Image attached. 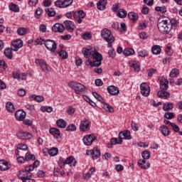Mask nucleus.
Returning <instances> with one entry per match:
<instances>
[{"mask_svg":"<svg viewBox=\"0 0 182 182\" xmlns=\"http://www.w3.org/2000/svg\"><path fill=\"white\" fill-rule=\"evenodd\" d=\"M82 53L84 55V58L88 59L85 61L87 66H91V68H98L102 65L103 60V56L102 54L97 53V51H93L92 48H84Z\"/></svg>","mask_w":182,"mask_h":182,"instance_id":"f257e3e1","label":"nucleus"},{"mask_svg":"<svg viewBox=\"0 0 182 182\" xmlns=\"http://www.w3.org/2000/svg\"><path fill=\"white\" fill-rule=\"evenodd\" d=\"M37 176L38 177H39V178H44L46 176V173L43 171H38L37 173Z\"/></svg>","mask_w":182,"mask_h":182,"instance_id":"69168bd1","label":"nucleus"},{"mask_svg":"<svg viewBox=\"0 0 182 182\" xmlns=\"http://www.w3.org/2000/svg\"><path fill=\"white\" fill-rule=\"evenodd\" d=\"M11 45L13 46V50L14 52H18V49H21L23 46V41L21 39H17L14 41L11 42Z\"/></svg>","mask_w":182,"mask_h":182,"instance_id":"dca6fc26","label":"nucleus"},{"mask_svg":"<svg viewBox=\"0 0 182 182\" xmlns=\"http://www.w3.org/2000/svg\"><path fill=\"white\" fill-rule=\"evenodd\" d=\"M43 10L41 7H38L35 11V17L36 19H39L40 16L42 15Z\"/></svg>","mask_w":182,"mask_h":182,"instance_id":"de8ad7c7","label":"nucleus"},{"mask_svg":"<svg viewBox=\"0 0 182 182\" xmlns=\"http://www.w3.org/2000/svg\"><path fill=\"white\" fill-rule=\"evenodd\" d=\"M18 137L21 140H29L32 139V134L29 132H22L17 134Z\"/></svg>","mask_w":182,"mask_h":182,"instance_id":"aec40b11","label":"nucleus"},{"mask_svg":"<svg viewBox=\"0 0 182 182\" xmlns=\"http://www.w3.org/2000/svg\"><path fill=\"white\" fill-rule=\"evenodd\" d=\"M95 139L96 136H95L94 135H86L83 137L82 141L84 144H85V146H92V144L93 143V141H95Z\"/></svg>","mask_w":182,"mask_h":182,"instance_id":"4468645a","label":"nucleus"},{"mask_svg":"<svg viewBox=\"0 0 182 182\" xmlns=\"http://www.w3.org/2000/svg\"><path fill=\"white\" fill-rule=\"evenodd\" d=\"M151 52L154 55H160L161 53V48H160V46H154L151 48Z\"/></svg>","mask_w":182,"mask_h":182,"instance_id":"c9c22d12","label":"nucleus"},{"mask_svg":"<svg viewBox=\"0 0 182 182\" xmlns=\"http://www.w3.org/2000/svg\"><path fill=\"white\" fill-rule=\"evenodd\" d=\"M59 56L62 58V59H68V53L65 50H61L60 52H58Z\"/></svg>","mask_w":182,"mask_h":182,"instance_id":"13d9d810","label":"nucleus"},{"mask_svg":"<svg viewBox=\"0 0 182 182\" xmlns=\"http://www.w3.org/2000/svg\"><path fill=\"white\" fill-rule=\"evenodd\" d=\"M12 50H14V48H6L4 51V55L7 59H12L14 58V55H12Z\"/></svg>","mask_w":182,"mask_h":182,"instance_id":"c85d7f7f","label":"nucleus"},{"mask_svg":"<svg viewBox=\"0 0 182 182\" xmlns=\"http://www.w3.org/2000/svg\"><path fill=\"white\" fill-rule=\"evenodd\" d=\"M92 95L95 99H97V100H98V102H103V97H102V96H100L97 92H92Z\"/></svg>","mask_w":182,"mask_h":182,"instance_id":"052dcab7","label":"nucleus"},{"mask_svg":"<svg viewBox=\"0 0 182 182\" xmlns=\"http://www.w3.org/2000/svg\"><path fill=\"white\" fill-rule=\"evenodd\" d=\"M159 130H160L161 134H163V136H164V137H167L168 136H170V134H171V131H170L168 127H167V126H166V125H161L159 127Z\"/></svg>","mask_w":182,"mask_h":182,"instance_id":"4be33fe9","label":"nucleus"},{"mask_svg":"<svg viewBox=\"0 0 182 182\" xmlns=\"http://www.w3.org/2000/svg\"><path fill=\"white\" fill-rule=\"evenodd\" d=\"M49 133L51 134V136H53L54 139H62V134L60 133V130H59L58 128H50Z\"/></svg>","mask_w":182,"mask_h":182,"instance_id":"2eb2a0df","label":"nucleus"},{"mask_svg":"<svg viewBox=\"0 0 182 182\" xmlns=\"http://www.w3.org/2000/svg\"><path fill=\"white\" fill-rule=\"evenodd\" d=\"M156 12H161V14H166L167 12V8L166 6H156L155 8Z\"/></svg>","mask_w":182,"mask_h":182,"instance_id":"49530a36","label":"nucleus"},{"mask_svg":"<svg viewBox=\"0 0 182 182\" xmlns=\"http://www.w3.org/2000/svg\"><path fill=\"white\" fill-rule=\"evenodd\" d=\"M146 160L145 159H143V160L140 159L138 161V166L141 168H143L144 170H147V168H150V163L147 162L146 164Z\"/></svg>","mask_w":182,"mask_h":182,"instance_id":"5701e85b","label":"nucleus"},{"mask_svg":"<svg viewBox=\"0 0 182 182\" xmlns=\"http://www.w3.org/2000/svg\"><path fill=\"white\" fill-rule=\"evenodd\" d=\"M31 99H33L36 102H38V103H41V102H43L45 100V98L41 95H31Z\"/></svg>","mask_w":182,"mask_h":182,"instance_id":"c03bdc74","label":"nucleus"},{"mask_svg":"<svg viewBox=\"0 0 182 182\" xmlns=\"http://www.w3.org/2000/svg\"><path fill=\"white\" fill-rule=\"evenodd\" d=\"M25 160L26 161H31V160L35 161L36 157L35 156V154L27 152L25 155Z\"/></svg>","mask_w":182,"mask_h":182,"instance_id":"72a5a7b5","label":"nucleus"},{"mask_svg":"<svg viewBox=\"0 0 182 182\" xmlns=\"http://www.w3.org/2000/svg\"><path fill=\"white\" fill-rule=\"evenodd\" d=\"M117 16L122 18H126L127 16V11L123 9H120L117 12Z\"/></svg>","mask_w":182,"mask_h":182,"instance_id":"4c0bfd02","label":"nucleus"},{"mask_svg":"<svg viewBox=\"0 0 182 182\" xmlns=\"http://www.w3.org/2000/svg\"><path fill=\"white\" fill-rule=\"evenodd\" d=\"M124 55L125 56H130L131 55H134V50H133V48H125L124 50Z\"/></svg>","mask_w":182,"mask_h":182,"instance_id":"a18cd8bd","label":"nucleus"},{"mask_svg":"<svg viewBox=\"0 0 182 182\" xmlns=\"http://www.w3.org/2000/svg\"><path fill=\"white\" fill-rule=\"evenodd\" d=\"M8 68V64L4 60H0V69H4V70Z\"/></svg>","mask_w":182,"mask_h":182,"instance_id":"680f3d73","label":"nucleus"},{"mask_svg":"<svg viewBox=\"0 0 182 182\" xmlns=\"http://www.w3.org/2000/svg\"><path fill=\"white\" fill-rule=\"evenodd\" d=\"M129 65L134 69L135 72H140V63L137 61H133L129 63Z\"/></svg>","mask_w":182,"mask_h":182,"instance_id":"c756f323","label":"nucleus"},{"mask_svg":"<svg viewBox=\"0 0 182 182\" xmlns=\"http://www.w3.org/2000/svg\"><path fill=\"white\" fill-rule=\"evenodd\" d=\"M80 130H82V132H88V130H90V121L87 119L81 121Z\"/></svg>","mask_w":182,"mask_h":182,"instance_id":"9b49d317","label":"nucleus"},{"mask_svg":"<svg viewBox=\"0 0 182 182\" xmlns=\"http://www.w3.org/2000/svg\"><path fill=\"white\" fill-rule=\"evenodd\" d=\"M123 139L124 140H132V135H130V131L126 130L124 132H120L119 134V143H123Z\"/></svg>","mask_w":182,"mask_h":182,"instance_id":"6e6552de","label":"nucleus"},{"mask_svg":"<svg viewBox=\"0 0 182 182\" xmlns=\"http://www.w3.org/2000/svg\"><path fill=\"white\" fill-rule=\"evenodd\" d=\"M66 18L68 19H75L77 23H82L83 19L86 18V13L83 10H80L77 11H68L65 14Z\"/></svg>","mask_w":182,"mask_h":182,"instance_id":"f03ea898","label":"nucleus"},{"mask_svg":"<svg viewBox=\"0 0 182 182\" xmlns=\"http://www.w3.org/2000/svg\"><path fill=\"white\" fill-rule=\"evenodd\" d=\"M48 153L50 154L52 157H55L59 153V149L58 148H51L50 149H48Z\"/></svg>","mask_w":182,"mask_h":182,"instance_id":"ea45409f","label":"nucleus"},{"mask_svg":"<svg viewBox=\"0 0 182 182\" xmlns=\"http://www.w3.org/2000/svg\"><path fill=\"white\" fill-rule=\"evenodd\" d=\"M44 45L50 52H55V50H56L57 45L55 41L46 40L44 41Z\"/></svg>","mask_w":182,"mask_h":182,"instance_id":"1a4fd4ad","label":"nucleus"},{"mask_svg":"<svg viewBox=\"0 0 182 182\" xmlns=\"http://www.w3.org/2000/svg\"><path fill=\"white\" fill-rule=\"evenodd\" d=\"M138 55L141 58H146V56H149V51L145 49L138 50Z\"/></svg>","mask_w":182,"mask_h":182,"instance_id":"79ce46f5","label":"nucleus"},{"mask_svg":"<svg viewBox=\"0 0 182 182\" xmlns=\"http://www.w3.org/2000/svg\"><path fill=\"white\" fill-rule=\"evenodd\" d=\"M65 130L66 132H76V125L70 124L67 127Z\"/></svg>","mask_w":182,"mask_h":182,"instance_id":"3c124183","label":"nucleus"},{"mask_svg":"<svg viewBox=\"0 0 182 182\" xmlns=\"http://www.w3.org/2000/svg\"><path fill=\"white\" fill-rule=\"evenodd\" d=\"M157 26L161 33L167 34L171 31V26L168 23V20L159 19Z\"/></svg>","mask_w":182,"mask_h":182,"instance_id":"39448f33","label":"nucleus"},{"mask_svg":"<svg viewBox=\"0 0 182 182\" xmlns=\"http://www.w3.org/2000/svg\"><path fill=\"white\" fill-rule=\"evenodd\" d=\"M9 168H11V167L9 166L8 161H6L5 160L0 161V170L1 171H5L6 170H9Z\"/></svg>","mask_w":182,"mask_h":182,"instance_id":"393cba45","label":"nucleus"},{"mask_svg":"<svg viewBox=\"0 0 182 182\" xmlns=\"http://www.w3.org/2000/svg\"><path fill=\"white\" fill-rule=\"evenodd\" d=\"M76 159L72 156H68L66 159L60 157L58 161V164L60 168H65L66 164L70 167H76Z\"/></svg>","mask_w":182,"mask_h":182,"instance_id":"7ed1b4c3","label":"nucleus"},{"mask_svg":"<svg viewBox=\"0 0 182 182\" xmlns=\"http://www.w3.org/2000/svg\"><path fill=\"white\" fill-rule=\"evenodd\" d=\"M17 150H23L24 151H26V150H28V145H26V144H19L17 146Z\"/></svg>","mask_w":182,"mask_h":182,"instance_id":"603ef678","label":"nucleus"},{"mask_svg":"<svg viewBox=\"0 0 182 182\" xmlns=\"http://www.w3.org/2000/svg\"><path fill=\"white\" fill-rule=\"evenodd\" d=\"M171 127H172V129H173V132H175V133H178V132H180V127L175 123L171 124Z\"/></svg>","mask_w":182,"mask_h":182,"instance_id":"e2e57ef3","label":"nucleus"},{"mask_svg":"<svg viewBox=\"0 0 182 182\" xmlns=\"http://www.w3.org/2000/svg\"><path fill=\"white\" fill-rule=\"evenodd\" d=\"M102 109H104L105 112H108L109 113H113L114 112V109L109 104L106 103L103 104Z\"/></svg>","mask_w":182,"mask_h":182,"instance_id":"e433bc0d","label":"nucleus"},{"mask_svg":"<svg viewBox=\"0 0 182 182\" xmlns=\"http://www.w3.org/2000/svg\"><path fill=\"white\" fill-rule=\"evenodd\" d=\"M73 4V0H64L63 1V8H68V6H70Z\"/></svg>","mask_w":182,"mask_h":182,"instance_id":"4d7b16f0","label":"nucleus"},{"mask_svg":"<svg viewBox=\"0 0 182 182\" xmlns=\"http://www.w3.org/2000/svg\"><path fill=\"white\" fill-rule=\"evenodd\" d=\"M40 163L41 162L39 161L36 160L33 163V165H28L26 166V170L33 171V170H35V168H36V167H38V166H39Z\"/></svg>","mask_w":182,"mask_h":182,"instance_id":"473e14b6","label":"nucleus"},{"mask_svg":"<svg viewBox=\"0 0 182 182\" xmlns=\"http://www.w3.org/2000/svg\"><path fill=\"white\" fill-rule=\"evenodd\" d=\"M147 73H148V77H151V76H153V75H156V73H157V70H156L154 68L148 69Z\"/></svg>","mask_w":182,"mask_h":182,"instance_id":"864d4df0","label":"nucleus"},{"mask_svg":"<svg viewBox=\"0 0 182 182\" xmlns=\"http://www.w3.org/2000/svg\"><path fill=\"white\" fill-rule=\"evenodd\" d=\"M35 63L36 65H40L41 69L43 70H45V71H47V72H49V68H48V64L46 63V62H45L44 60H42V59H36L35 60Z\"/></svg>","mask_w":182,"mask_h":182,"instance_id":"a211bd4d","label":"nucleus"},{"mask_svg":"<svg viewBox=\"0 0 182 182\" xmlns=\"http://www.w3.org/2000/svg\"><path fill=\"white\" fill-rule=\"evenodd\" d=\"M38 2H39V0H29L28 5L29 6H36V5H38Z\"/></svg>","mask_w":182,"mask_h":182,"instance_id":"338daca9","label":"nucleus"},{"mask_svg":"<svg viewBox=\"0 0 182 182\" xmlns=\"http://www.w3.org/2000/svg\"><path fill=\"white\" fill-rule=\"evenodd\" d=\"M107 92L109 95H112V96H117L120 92L119 91V88L114 85H110L107 87Z\"/></svg>","mask_w":182,"mask_h":182,"instance_id":"412c9836","label":"nucleus"},{"mask_svg":"<svg viewBox=\"0 0 182 182\" xmlns=\"http://www.w3.org/2000/svg\"><path fill=\"white\" fill-rule=\"evenodd\" d=\"M52 31L53 32H59L60 33H62V32L65 31V26L60 23H56L53 26Z\"/></svg>","mask_w":182,"mask_h":182,"instance_id":"6ab92c4d","label":"nucleus"},{"mask_svg":"<svg viewBox=\"0 0 182 182\" xmlns=\"http://www.w3.org/2000/svg\"><path fill=\"white\" fill-rule=\"evenodd\" d=\"M128 18L133 21V22H136L139 19V15L134 12H129L128 14Z\"/></svg>","mask_w":182,"mask_h":182,"instance_id":"f704fd0d","label":"nucleus"},{"mask_svg":"<svg viewBox=\"0 0 182 182\" xmlns=\"http://www.w3.org/2000/svg\"><path fill=\"white\" fill-rule=\"evenodd\" d=\"M56 124L60 129H65L68 123L66 122V121H65V119H60L56 121Z\"/></svg>","mask_w":182,"mask_h":182,"instance_id":"7c9ffc66","label":"nucleus"},{"mask_svg":"<svg viewBox=\"0 0 182 182\" xmlns=\"http://www.w3.org/2000/svg\"><path fill=\"white\" fill-rule=\"evenodd\" d=\"M10 11L13 12H18L19 11V6L16 4H11L9 6Z\"/></svg>","mask_w":182,"mask_h":182,"instance_id":"8fccbe9b","label":"nucleus"},{"mask_svg":"<svg viewBox=\"0 0 182 182\" xmlns=\"http://www.w3.org/2000/svg\"><path fill=\"white\" fill-rule=\"evenodd\" d=\"M17 33L20 36H23V35H26V33H28V29L26 28L20 27L17 29Z\"/></svg>","mask_w":182,"mask_h":182,"instance_id":"a19ab883","label":"nucleus"},{"mask_svg":"<svg viewBox=\"0 0 182 182\" xmlns=\"http://www.w3.org/2000/svg\"><path fill=\"white\" fill-rule=\"evenodd\" d=\"M107 4V1L106 0H100L97 3V8L100 11H105L106 9V4Z\"/></svg>","mask_w":182,"mask_h":182,"instance_id":"a878e982","label":"nucleus"},{"mask_svg":"<svg viewBox=\"0 0 182 182\" xmlns=\"http://www.w3.org/2000/svg\"><path fill=\"white\" fill-rule=\"evenodd\" d=\"M46 12L48 16H50V17L55 16V15H56V11H55V9H53V8L46 9Z\"/></svg>","mask_w":182,"mask_h":182,"instance_id":"37998d69","label":"nucleus"},{"mask_svg":"<svg viewBox=\"0 0 182 182\" xmlns=\"http://www.w3.org/2000/svg\"><path fill=\"white\" fill-rule=\"evenodd\" d=\"M64 25H65L66 31H68V32H70V33L73 32V31H75V28H76V26H75V23H73V21H69V20L65 21Z\"/></svg>","mask_w":182,"mask_h":182,"instance_id":"f3484780","label":"nucleus"},{"mask_svg":"<svg viewBox=\"0 0 182 182\" xmlns=\"http://www.w3.org/2000/svg\"><path fill=\"white\" fill-rule=\"evenodd\" d=\"M165 119H167L168 120H171V119H174V113L173 112H166L164 114Z\"/></svg>","mask_w":182,"mask_h":182,"instance_id":"5fc2aeb1","label":"nucleus"},{"mask_svg":"<svg viewBox=\"0 0 182 182\" xmlns=\"http://www.w3.org/2000/svg\"><path fill=\"white\" fill-rule=\"evenodd\" d=\"M168 23L171 26V29H176L178 26V20L176 18L168 19Z\"/></svg>","mask_w":182,"mask_h":182,"instance_id":"bb28decb","label":"nucleus"},{"mask_svg":"<svg viewBox=\"0 0 182 182\" xmlns=\"http://www.w3.org/2000/svg\"><path fill=\"white\" fill-rule=\"evenodd\" d=\"M68 86L75 91L76 95H82L86 92V86L77 82L71 81L68 83Z\"/></svg>","mask_w":182,"mask_h":182,"instance_id":"20e7f679","label":"nucleus"},{"mask_svg":"<svg viewBox=\"0 0 182 182\" xmlns=\"http://www.w3.org/2000/svg\"><path fill=\"white\" fill-rule=\"evenodd\" d=\"M109 58H114L116 56V50L114 49L109 50L108 51Z\"/></svg>","mask_w":182,"mask_h":182,"instance_id":"774afa93","label":"nucleus"},{"mask_svg":"<svg viewBox=\"0 0 182 182\" xmlns=\"http://www.w3.org/2000/svg\"><path fill=\"white\" fill-rule=\"evenodd\" d=\"M31 171L28 169H26V166L25 167V169L21 170L18 171V177L21 181L26 182L27 180H29L32 177V173H31Z\"/></svg>","mask_w":182,"mask_h":182,"instance_id":"0eeeda50","label":"nucleus"},{"mask_svg":"<svg viewBox=\"0 0 182 182\" xmlns=\"http://www.w3.org/2000/svg\"><path fill=\"white\" fill-rule=\"evenodd\" d=\"M159 80L160 82V90H167L168 89V80L164 77H159Z\"/></svg>","mask_w":182,"mask_h":182,"instance_id":"ddd939ff","label":"nucleus"},{"mask_svg":"<svg viewBox=\"0 0 182 182\" xmlns=\"http://www.w3.org/2000/svg\"><path fill=\"white\" fill-rule=\"evenodd\" d=\"M92 159L97 160L100 157V151L97 148H94L92 151Z\"/></svg>","mask_w":182,"mask_h":182,"instance_id":"2f4dec72","label":"nucleus"},{"mask_svg":"<svg viewBox=\"0 0 182 182\" xmlns=\"http://www.w3.org/2000/svg\"><path fill=\"white\" fill-rule=\"evenodd\" d=\"M174 108V104L172 102H166L163 105V110L164 112H168V110H173Z\"/></svg>","mask_w":182,"mask_h":182,"instance_id":"cd10ccee","label":"nucleus"},{"mask_svg":"<svg viewBox=\"0 0 182 182\" xmlns=\"http://www.w3.org/2000/svg\"><path fill=\"white\" fill-rule=\"evenodd\" d=\"M23 124H25V126H28V127H31V126H32V124H33V121H32L31 119H23Z\"/></svg>","mask_w":182,"mask_h":182,"instance_id":"bf43d9fd","label":"nucleus"},{"mask_svg":"<svg viewBox=\"0 0 182 182\" xmlns=\"http://www.w3.org/2000/svg\"><path fill=\"white\" fill-rule=\"evenodd\" d=\"M6 110L9 111L10 113H14L15 112V107L12 102H9L6 104Z\"/></svg>","mask_w":182,"mask_h":182,"instance_id":"58836bf2","label":"nucleus"},{"mask_svg":"<svg viewBox=\"0 0 182 182\" xmlns=\"http://www.w3.org/2000/svg\"><path fill=\"white\" fill-rule=\"evenodd\" d=\"M55 6L57 8H64L63 7V1H62L60 0H57L55 1Z\"/></svg>","mask_w":182,"mask_h":182,"instance_id":"0e129e2a","label":"nucleus"},{"mask_svg":"<svg viewBox=\"0 0 182 182\" xmlns=\"http://www.w3.org/2000/svg\"><path fill=\"white\" fill-rule=\"evenodd\" d=\"M15 118L18 122H23L26 117V112L23 109H18L14 114Z\"/></svg>","mask_w":182,"mask_h":182,"instance_id":"f8f14e48","label":"nucleus"},{"mask_svg":"<svg viewBox=\"0 0 182 182\" xmlns=\"http://www.w3.org/2000/svg\"><path fill=\"white\" fill-rule=\"evenodd\" d=\"M157 96L159 99H164L166 100L167 99H170V94L168 92L164 90H159L157 92Z\"/></svg>","mask_w":182,"mask_h":182,"instance_id":"b1692460","label":"nucleus"},{"mask_svg":"<svg viewBox=\"0 0 182 182\" xmlns=\"http://www.w3.org/2000/svg\"><path fill=\"white\" fill-rule=\"evenodd\" d=\"M140 89H141V93L142 96H144L145 97H147L149 95H150V87L149 85L146 82H142L140 85Z\"/></svg>","mask_w":182,"mask_h":182,"instance_id":"9d476101","label":"nucleus"},{"mask_svg":"<svg viewBox=\"0 0 182 182\" xmlns=\"http://www.w3.org/2000/svg\"><path fill=\"white\" fill-rule=\"evenodd\" d=\"M179 73H180V72L178 71V69L173 68L171 70V71L169 74V77H176L177 76V75H178Z\"/></svg>","mask_w":182,"mask_h":182,"instance_id":"09e8293b","label":"nucleus"},{"mask_svg":"<svg viewBox=\"0 0 182 182\" xmlns=\"http://www.w3.org/2000/svg\"><path fill=\"white\" fill-rule=\"evenodd\" d=\"M141 156L145 160H149L150 159V151H144L141 154Z\"/></svg>","mask_w":182,"mask_h":182,"instance_id":"6e6d98bb","label":"nucleus"},{"mask_svg":"<svg viewBox=\"0 0 182 182\" xmlns=\"http://www.w3.org/2000/svg\"><path fill=\"white\" fill-rule=\"evenodd\" d=\"M101 37L105 42H114V36L108 28H103L101 31Z\"/></svg>","mask_w":182,"mask_h":182,"instance_id":"423d86ee","label":"nucleus"}]
</instances>
